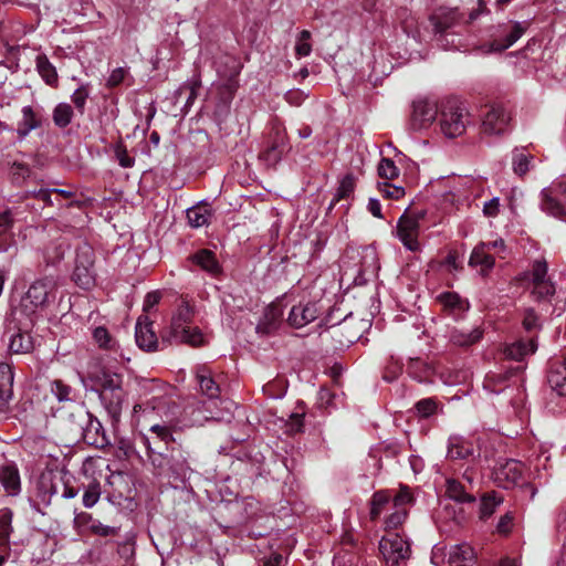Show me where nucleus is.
<instances>
[{
  "label": "nucleus",
  "mask_w": 566,
  "mask_h": 566,
  "mask_svg": "<svg viewBox=\"0 0 566 566\" xmlns=\"http://www.w3.org/2000/svg\"><path fill=\"white\" fill-rule=\"evenodd\" d=\"M54 289V282L48 277L38 279L30 284L12 312L20 325L29 327L33 324L38 315L48 306Z\"/></svg>",
  "instance_id": "f257e3e1"
},
{
  "label": "nucleus",
  "mask_w": 566,
  "mask_h": 566,
  "mask_svg": "<svg viewBox=\"0 0 566 566\" xmlns=\"http://www.w3.org/2000/svg\"><path fill=\"white\" fill-rule=\"evenodd\" d=\"M192 308L181 304L172 315L169 328L161 335L163 343H184L200 346L205 342L201 331L192 325Z\"/></svg>",
  "instance_id": "f03ea898"
},
{
  "label": "nucleus",
  "mask_w": 566,
  "mask_h": 566,
  "mask_svg": "<svg viewBox=\"0 0 566 566\" xmlns=\"http://www.w3.org/2000/svg\"><path fill=\"white\" fill-rule=\"evenodd\" d=\"M91 380L96 387L103 405L115 417L125 397L122 375L102 369L93 374Z\"/></svg>",
  "instance_id": "7ed1b4c3"
},
{
  "label": "nucleus",
  "mask_w": 566,
  "mask_h": 566,
  "mask_svg": "<svg viewBox=\"0 0 566 566\" xmlns=\"http://www.w3.org/2000/svg\"><path fill=\"white\" fill-rule=\"evenodd\" d=\"M468 124V112L465 107L455 102H448L441 111L440 126L442 133L454 138L462 135Z\"/></svg>",
  "instance_id": "20e7f679"
},
{
  "label": "nucleus",
  "mask_w": 566,
  "mask_h": 566,
  "mask_svg": "<svg viewBox=\"0 0 566 566\" xmlns=\"http://www.w3.org/2000/svg\"><path fill=\"white\" fill-rule=\"evenodd\" d=\"M423 212H405L397 222L396 235L403 247L411 252H418L421 249L418 238L420 233V221L423 219Z\"/></svg>",
  "instance_id": "39448f33"
},
{
  "label": "nucleus",
  "mask_w": 566,
  "mask_h": 566,
  "mask_svg": "<svg viewBox=\"0 0 566 566\" xmlns=\"http://www.w3.org/2000/svg\"><path fill=\"white\" fill-rule=\"evenodd\" d=\"M95 276L93 249L84 245L76 253L73 280L80 287L88 290L95 285Z\"/></svg>",
  "instance_id": "423d86ee"
},
{
  "label": "nucleus",
  "mask_w": 566,
  "mask_h": 566,
  "mask_svg": "<svg viewBox=\"0 0 566 566\" xmlns=\"http://www.w3.org/2000/svg\"><path fill=\"white\" fill-rule=\"evenodd\" d=\"M492 479L499 486L512 489L523 480V465L513 459H500L493 468Z\"/></svg>",
  "instance_id": "0eeeda50"
},
{
  "label": "nucleus",
  "mask_w": 566,
  "mask_h": 566,
  "mask_svg": "<svg viewBox=\"0 0 566 566\" xmlns=\"http://www.w3.org/2000/svg\"><path fill=\"white\" fill-rule=\"evenodd\" d=\"M379 551L387 564L399 565L410 557V545L399 534H388L379 542Z\"/></svg>",
  "instance_id": "6e6552de"
},
{
  "label": "nucleus",
  "mask_w": 566,
  "mask_h": 566,
  "mask_svg": "<svg viewBox=\"0 0 566 566\" xmlns=\"http://www.w3.org/2000/svg\"><path fill=\"white\" fill-rule=\"evenodd\" d=\"M232 407V401H206L192 412L195 415L192 420L195 422L216 421L230 423L233 419Z\"/></svg>",
  "instance_id": "1a4fd4ad"
},
{
  "label": "nucleus",
  "mask_w": 566,
  "mask_h": 566,
  "mask_svg": "<svg viewBox=\"0 0 566 566\" xmlns=\"http://www.w3.org/2000/svg\"><path fill=\"white\" fill-rule=\"evenodd\" d=\"M530 23L524 22H513L512 24H502L497 27V32L503 38H495L485 50V53H493V52H502L509 48H511L518 39L522 38V35L527 30Z\"/></svg>",
  "instance_id": "9d476101"
},
{
  "label": "nucleus",
  "mask_w": 566,
  "mask_h": 566,
  "mask_svg": "<svg viewBox=\"0 0 566 566\" xmlns=\"http://www.w3.org/2000/svg\"><path fill=\"white\" fill-rule=\"evenodd\" d=\"M437 103L427 98H420L412 104L410 125L413 130L429 127L437 118Z\"/></svg>",
  "instance_id": "9b49d317"
},
{
  "label": "nucleus",
  "mask_w": 566,
  "mask_h": 566,
  "mask_svg": "<svg viewBox=\"0 0 566 566\" xmlns=\"http://www.w3.org/2000/svg\"><path fill=\"white\" fill-rule=\"evenodd\" d=\"M510 119V114L503 106L492 105L482 122L483 133L501 135L506 132Z\"/></svg>",
  "instance_id": "f8f14e48"
},
{
  "label": "nucleus",
  "mask_w": 566,
  "mask_h": 566,
  "mask_svg": "<svg viewBox=\"0 0 566 566\" xmlns=\"http://www.w3.org/2000/svg\"><path fill=\"white\" fill-rule=\"evenodd\" d=\"M460 19L457 9H441L431 17V22L437 33H444L449 28L455 25ZM448 35H441L440 42L446 49H455L453 42L449 43Z\"/></svg>",
  "instance_id": "ddd939ff"
},
{
  "label": "nucleus",
  "mask_w": 566,
  "mask_h": 566,
  "mask_svg": "<svg viewBox=\"0 0 566 566\" xmlns=\"http://www.w3.org/2000/svg\"><path fill=\"white\" fill-rule=\"evenodd\" d=\"M319 308L315 302H301L294 305L287 317V322L295 328H301L316 319Z\"/></svg>",
  "instance_id": "4468645a"
},
{
  "label": "nucleus",
  "mask_w": 566,
  "mask_h": 566,
  "mask_svg": "<svg viewBox=\"0 0 566 566\" xmlns=\"http://www.w3.org/2000/svg\"><path fill=\"white\" fill-rule=\"evenodd\" d=\"M151 322L147 316H140L136 323L135 338L139 348L153 352L158 348V338L151 328Z\"/></svg>",
  "instance_id": "2eb2a0df"
},
{
  "label": "nucleus",
  "mask_w": 566,
  "mask_h": 566,
  "mask_svg": "<svg viewBox=\"0 0 566 566\" xmlns=\"http://www.w3.org/2000/svg\"><path fill=\"white\" fill-rule=\"evenodd\" d=\"M14 227V217L11 210L7 209L0 212V252L17 250V242L12 229Z\"/></svg>",
  "instance_id": "dca6fc26"
},
{
  "label": "nucleus",
  "mask_w": 566,
  "mask_h": 566,
  "mask_svg": "<svg viewBox=\"0 0 566 566\" xmlns=\"http://www.w3.org/2000/svg\"><path fill=\"white\" fill-rule=\"evenodd\" d=\"M565 191H566V189L563 188V185L560 181H556L551 187L543 189L541 192L542 210L553 217H557V218L562 217L564 213V208L559 203V201L554 197V193L565 192Z\"/></svg>",
  "instance_id": "f3484780"
},
{
  "label": "nucleus",
  "mask_w": 566,
  "mask_h": 566,
  "mask_svg": "<svg viewBox=\"0 0 566 566\" xmlns=\"http://www.w3.org/2000/svg\"><path fill=\"white\" fill-rule=\"evenodd\" d=\"M13 373L9 363H0V412L8 409L13 396Z\"/></svg>",
  "instance_id": "a211bd4d"
},
{
  "label": "nucleus",
  "mask_w": 566,
  "mask_h": 566,
  "mask_svg": "<svg viewBox=\"0 0 566 566\" xmlns=\"http://www.w3.org/2000/svg\"><path fill=\"white\" fill-rule=\"evenodd\" d=\"M115 427H84L83 439L91 446L104 448L112 444Z\"/></svg>",
  "instance_id": "6ab92c4d"
},
{
  "label": "nucleus",
  "mask_w": 566,
  "mask_h": 566,
  "mask_svg": "<svg viewBox=\"0 0 566 566\" xmlns=\"http://www.w3.org/2000/svg\"><path fill=\"white\" fill-rule=\"evenodd\" d=\"M448 563L450 566H473L475 554L469 544H458L450 547L448 552Z\"/></svg>",
  "instance_id": "aec40b11"
},
{
  "label": "nucleus",
  "mask_w": 566,
  "mask_h": 566,
  "mask_svg": "<svg viewBox=\"0 0 566 566\" xmlns=\"http://www.w3.org/2000/svg\"><path fill=\"white\" fill-rule=\"evenodd\" d=\"M0 483L9 495H17L20 492L21 480L15 464L9 463L0 468Z\"/></svg>",
  "instance_id": "412c9836"
},
{
  "label": "nucleus",
  "mask_w": 566,
  "mask_h": 566,
  "mask_svg": "<svg viewBox=\"0 0 566 566\" xmlns=\"http://www.w3.org/2000/svg\"><path fill=\"white\" fill-rule=\"evenodd\" d=\"M483 336V329L475 326L471 329L452 328L449 332V340L460 347L471 346L478 343Z\"/></svg>",
  "instance_id": "4be33fe9"
},
{
  "label": "nucleus",
  "mask_w": 566,
  "mask_h": 566,
  "mask_svg": "<svg viewBox=\"0 0 566 566\" xmlns=\"http://www.w3.org/2000/svg\"><path fill=\"white\" fill-rule=\"evenodd\" d=\"M283 311L280 305L271 304L263 313L261 321L256 326V332L260 334H269L276 329L281 323Z\"/></svg>",
  "instance_id": "5701e85b"
},
{
  "label": "nucleus",
  "mask_w": 566,
  "mask_h": 566,
  "mask_svg": "<svg viewBox=\"0 0 566 566\" xmlns=\"http://www.w3.org/2000/svg\"><path fill=\"white\" fill-rule=\"evenodd\" d=\"M438 303L453 316H459L469 310L467 300L461 298L454 292H443L437 295Z\"/></svg>",
  "instance_id": "b1692460"
},
{
  "label": "nucleus",
  "mask_w": 566,
  "mask_h": 566,
  "mask_svg": "<svg viewBox=\"0 0 566 566\" xmlns=\"http://www.w3.org/2000/svg\"><path fill=\"white\" fill-rule=\"evenodd\" d=\"M407 371L415 380L423 384L433 382L436 369L432 365L419 358L410 359Z\"/></svg>",
  "instance_id": "393cba45"
},
{
  "label": "nucleus",
  "mask_w": 566,
  "mask_h": 566,
  "mask_svg": "<svg viewBox=\"0 0 566 566\" xmlns=\"http://www.w3.org/2000/svg\"><path fill=\"white\" fill-rule=\"evenodd\" d=\"M547 380L552 390L558 396L566 397V359L552 365Z\"/></svg>",
  "instance_id": "a878e982"
},
{
  "label": "nucleus",
  "mask_w": 566,
  "mask_h": 566,
  "mask_svg": "<svg viewBox=\"0 0 566 566\" xmlns=\"http://www.w3.org/2000/svg\"><path fill=\"white\" fill-rule=\"evenodd\" d=\"M537 346L534 339L516 340L504 347V356L509 359L521 361L526 356L535 353Z\"/></svg>",
  "instance_id": "bb28decb"
},
{
  "label": "nucleus",
  "mask_w": 566,
  "mask_h": 566,
  "mask_svg": "<svg viewBox=\"0 0 566 566\" xmlns=\"http://www.w3.org/2000/svg\"><path fill=\"white\" fill-rule=\"evenodd\" d=\"M21 119L18 123L17 134L20 139L25 138L32 130L41 126V118L31 106H23L21 109Z\"/></svg>",
  "instance_id": "cd10ccee"
},
{
  "label": "nucleus",
  "mask_w": 566,
  "mask_h": 566,
  "mask_svg": "<svg viewBox=\"0 0 566 566\" xmlns=\"http://www.w3.org/2000/svg\"><path fill=\"white\" fill-rule=\"evenodd\" d=\"M535 158L526 148H515L512 151V169L515 175L523 177L534 167Z\"/></svg>",
  "instance_id": "c85d7f7f"
},
{
  "label": "nucleus",
  "mask_w": 566,
  "mask_h": 566,
  "mask_svg": "<svg viewBox=\"0 0 566 566\" xmlns=\"http://www.w3.org/2000/svg\"><path fill=\"white\" fill-rule=\"evenodd\" d=\"M22 327L25 328L21 325L19 331L10 336L8 347L12 354H27L33 349L32 337L27 332H22Z\"/></svg>",
  "instance_id": "c756f323"
},
{
  "label": "nucleus",
  "mask_w": 566,
  "mask_h": 566,
  "mask_svg": "<svg viewBox=\"0 0 566 566\" xmlns=\"http://www.w3.org/2000/svg\"><path fill=\"white\" fill-rule=\"evenodd\" d=\"M469 264L471 266H480L482 274L488 273L494 266V259L486 253L485 243H481L473 249Z\"/></svg>",
  "instance_id": "7c9ffc66"
},
{
  "label": "nucleus",
  "mask_w": 566,
  "mask_h": 566,
  "mask_svg": "<svg viewBox=\"0 0 566 566\" xmlns=\"http://www.w3.org/2000/svg\"><path fill=\"white\" fill-rule=\"evenodd\" d=\"M195 264L211 275L220 273V265L214 254L209 250H200L191 256Z\"/></svg>",
  "instance_id": "2f4dec72"
},
{
  "label": "nucleus",
  "mask_w": 566,
  "mask_h": 566,
  "mask_svg": "<svg viewBox=\"0 0 566 566\" xmlns=\"http://www.w3.org/2000/svg\"><path fill=\"white\" fill-rule=\"evenodd\" d=\"M187 219L192 228L208 226L211 219V210L207 205H197L187 209Z\"/></svg>",
  "instance_id": "473e14b6"
},
{
  "label": "nucleus",
  "mask_w": 566,
  "mask_h": 566,
  "mask_svg": "<svg viewBox=\"0 0 566 566\" xmlns=\"http://www.w3.org/2000/svg\"><path fill=\"white\" fill-rule=\"evenodd\" d=\"M446 488V494L448 497L455 502L471 503L475 501V497L467 492L464 485L454 479H448Z\"/></svg>",
  "instance_id": "72a5a7b5"
},
{
  "label": "nucleus",
  "mask_w": 566,
  "mask_h": 566,
  "mask_svg": "<svg viewBox=\"0 0 566 566\" xmlns=\"http://www.w3.org/2000/svg\"><path fill=\"white\" fill-rule=\"evenodd\" d=\"M36 70L40 76L49 85H56L57 83V73L55 66L49 61L48 56L44 54H40L35 60Z\"/></svg>",
  "instance_id": "f704fd0d"
},
{
  "label": "nucleus",
  "mask_w": 566,
  "mask_h": 566,
  "mask_svg": "<svg viewBox=\"0 0 566 566\" xmlns=\"http://www.w3.org/2000/svg\"><path fill=\"white\" fill-rule=\"evenodd\" d=\"M420 419H431L442 412V405L434 398H424L415 405Z\"/></svg>",
  "instance_id": "c9c22d12"
},
{
  "label": "nucleus",
  "mask_w": 566,
  "mask_h": 566,
  "mask_svg": "<svg viewBox=\"0 0 566 566\" xmlns=\"http://www.w3.org/2000/svg\"><path fill=\"white\" fill-rule=\"evenodd\" d=\"M474 449L470 442H467L460 438H452L450 440L448 457L453 460L467 459L473 455Z\"/></svg>",
  "instance_id": "e433bc0d"
},
{
  "label": "nucleus",
  "mask_w": 566,
  "mask_h": 566,
  "mask_svg": "<svg viewBox=\"0 0 566 566\" xmlns=\"http://www.w3.org/2000/svg\"><path fill=\"white\" fill-rule=\"evenodd\" d=\"M50 391L60 402H74L76 398L74 389L61 379L51 381Z\"/></svg>",
  "instance_id": "4c0bfd02"
},
{
  "label": "nucleus",
  "mask_w": 566,
  "mask_h": 566,
  "mask_svg": "<svg viewBox=\"0 0 566 566\" xmlns=\"http://www.w3.org/2000/svg\"><path fill=\"white\" fill-rule=\"evenodd\" d=\"M197 379L200 386V390L209 398L208 401H216L220 394V388L216 380L205 371H198Z\"/></svg>",
  "instance_id": "58836bf2"
},
{
  "label": "nucleus",
  "mask_w": 566,
  "mask_h": 566,
  "mask_svg": "<svg viewBox=\"0 0 566 566\" xmlns=\"http://www.w3.org/2000/svg\"><path fill=\"white\" fill-rule=\"evenodd\" d=\"M503 502V497L499 496L495 492L486 493L482 496L480 503V518H489L496 510V507Z\"/></svg>",
  "instance_id": "ea45409f"
},
{
  "label": "nucleus",
  "mask_w": 566,
  "mask_h": 566,
  "mask_svg": "<svg viewBox=\"0 0 566 566\" xmlns=\"http://www.w3.org/2000/svg\"><path fill=\"white\" fill-rule=\"evenodd\" d=\"M93 338L96 342V344L105 350L116 353L119 348L117 340L112 337V335L105 327H96L93 331Z\"/></svg>",
  "instance_id": "a19ab883"
},
{
  "label": "nucleus",
  "mask_w": 566,
  "mask_h": 566,
  "mask_svg": "<svg viewBox=\"0 0 566 566\" xmlns=\"http://www.w3.org/2000/svg\"><path fill=\"white\" fill-rule=\"evenodd\" d=\"M53 122L60 127H66L73 118V108L67 103H59L53 109Z\"/></svg>",
  "instance_id": "79ce46f5"
},
{
  "label": "nucleus",
  "mask_w": 566,
  "mask_h": 566,
  "mask_svg": "<svg viewBox=\"0 0 566 566\" xmlns=\"http://www.w3.org/2000/svg\"><path fill=\"white\" fill-rule=\"evenodd\" d=\"M390 494L388 491H378L376 492L370 502V518L376 520L380 516L384 511V507L390 502Z\"/></svg>",
  "instance_id": "37998d69"
},
{
  "label": "nucleus",
  "mask_w": 566,
  "mask_h": 566,
  "mask_svg": "<svg viewBox=\"0 0 566 566\" xmlns=\"http://www.w3.org/2000/svg\"><path fill=\"white\" fill-rule=\"evenodd\" d=\"M354 177L352 175H346L339 182L336 193L331 202L329 209H332L334 205L339 200L348 198L354 192Z\"/></svg>",
  "instance_id": "c03bdc74"
},
{
  "label": "nucleus",
  "mask_w": 566,
  "mask_h": 566,
  "mask_svg": "<svg viewBox=\"0 0 566 566\" xmlns=\"http://www.w3.org/2000/svg\"><path fill=\"white\" fill-rule=\"evenodd\" d=\"M295 55L296 57H305L308 56L312 52V44H311V32L307 30L301 31L295 41Z\"/></svg>",
  "instance_id": "a18cd8bd"
},
{
  "label": "nucleus",
  "mask_w": 566,
  "mask_h": 566,
  "mask_svg": "<svg viewBox=\"0 0 566 566\" xmlns=\"http://www.w3.org/2000/svg\"><path fill=\"white\" fill-rule=\"evenodd\" d=\"M102 488L99 482L92 481L85 489L83 494V505L87 509L93 507L99 500Z\"/></svg>",
  "instance_id": "49530a36"
},
{
  "label": "nucleus",
  "mask_w": 566,
  "mask_h": 566,
  "mask_svg": "<svg viewBox=\"0 0 566 566\" xmlns=\"http://www.w3.org/2000/svg\"><path fill=\"white\" fill-rule=\"evenodd\" d=\"M554 292H555V286L551 282L549 279L532 283V294L537 300L546 298V297L553 295Z\"/></svg>",
  "instance_id": "de8ad7c7"
},
{
  "label": "nucleus",
  "mask_w": 566,
  "mask_h": 566,
  "mask_svg": "<svg viewBox=\"0 0 566 566\" xmlns=\"http://www.w3.org/2000/svg\"><path fill=\"white\" fill-rule=\"evenodd\" d=\"M12 512L4 511L0 514V544H6L12 532Z\"/></svg>",
  "instance_id": "09e8293b"
},
{
  "label": "nucleus",
  "mask_w": 566,
  "mask_h": 566,
  "mask_svg": "<svg viewBox=\"0 0 566 566\" xmlns=\"http://www.w3.org/2000/svg\"><path fill=\"white\" fill-rule=\"evenodd\" d=\"M378 174L381 178L394 179L398 177L399 170L392 160L382 158L378 165Z\"/></svg>",
  "instance_id": "8fccbe9b"
},
{
  "label": "nucleus",
  "mask_w": 566,
  "mask_h": 566,
  "mask_svg": "<svg viewBox=\"0 0 566 566\" xmlns=\"http://www.w3.org/2000/svg\"><path fill=\"white\" fill-rule=\"evenodd\" d=\"M88 96L90 90L87 85L80 86L77 90L74 91V93L71 96L73 104L81 114L84 113L85 104Z\"/></svg>",
  "instance_id": "3c124183"
},
{
  "label": "nucleus",
  "mask_w": 566,
  "mask_h": 566,
  "mask_svg": "<svg viewBox=\"0 0 566 566\" xmlns=\"http://www.w3.org/2000/svg\"><path fill=\"white\" fill-rule=\"evenodd\" d=\"M379 192L390 199H399L405 196V189L399 186L391 185L387 181L378 184Z\"/></svg>",
  "instance_id": "603ef678"
},
{
  "label": "nucleus",
  "mask_w": 566,
  "mask_h": 566,
  "mask_svg": "<svg viewBox=\"0 0 566 566\" xmlns=\"http://www.w3.org/2000/svg\"><path fill=\"white\" fill-rule=\"evenodd\" d=\"M522 324L527 332H533L541 327L539 318L532 308L525 310Z\"/></svg>",
  "instance_id": "864d4df0"
},
{
  "label": "nucleus",
  "mask_w": 566,
  "mask_h": 566,
  "mask_svg": "<svg viewBox=\"0 0 566 566\" xmlns=\"http://www.w3.org/2000/svg\"><path fill=\"white\" fill-rule=\"evenodd\" d=\"M396 511L386 518L387 528H396L403 523L407 517V511L402 507H395Z\"/></svg>",
  "instance_id": "5fc2aeb1"
},
{
  "label": "nucleus",
  "mask_w": 566,
  "mask_h": 566,
  "mask_svg": "<svg viewBox=\"0 0 566 566\" xmlns=\"http://www.w3.org/2000/svg\"><path fill=\"white\" fill-rule=\"evenodd\" d=\"M547 280V264L545 261H536L531 271V282Z\"/></svg>",
  "instance_id": "6e6d98bb"
},
{
  "label": "nucleus",
  "mask_w": 566,
  "mask_h": 566,
  "mask_svg": "<svg viewBox=\"0 0 566 566\" xmlns=\"http://www.w3.org/2000/svg\"><path fill=\"white\" fill-rule=\"evenodd\" d=\"M395 507H402L406 504H410L412 502V495L407 486H401L398 494H396L392 499Z\"/></svg>",
  "instance_id": "4d7b16f0"
},
{
  "label": "nucleus",
  "mask_w": 566,
  "mask_h": 566,
  "mask_svg": "<svg viewBox=\"0 0 566 566\" xmlns=\"http://www.w3.org/2000/svg\"><path fill=\"white\" fill-rule=\"evenodd\" d=\"M500 211V199L494 197L483 205V214L488 218H494Z\"/></svg>",
  "instance_id": "13d9d810"
},
{
  "label": "nucleus",
  "mask_w": 566,
  "mask_h": 566,
  "mask_svg": "<svg viewBox=\"0 0 566 566\" xmlns=\"http://www.w3.org/2000/svg\"><path fill=\"white\" fill-rule=\"evenodd\" d=\"M90 528H91L92 533L99 535V536H109V535H115L117 533V528L108 526V525H104L101 522H94L90 526Z\"/></svg>",
  "instance_id": "bf43d9fd"
},
{
  "label": "nucleus",
  "mask_w": 566,
  "mask_h": 566,
  "mask_svg": "<svg viewBox=\"0 0 566 566\" xmlns=\"http://www.w3.org/2000/svg\"><path fill=\"white\" fill-rule=\"evenodd\" d=\"M306 97L307 95L301 90H290L285 94L286 102L295 106L301 105Z\"/></svg>",
  "instance_id": "052dcab7"
},
{
  "label": "nucleus",
  "mask_w": 566,
  "mask_h": 566,
  "mask_svg": "<svg viewBox=\"0 0 566 566\" xmlns=\"http://www.w3.org/2000/svg\"><path fill=\"white\" fill-rule=\"evenodd\" d=\"M282 151L279 145H273L263 154V158L268 164L274 165L281 159Z\"/></svg>",
  "instance_id": "680f3d73"
},
{
  "label": "nucleus",
  "mask_w": 566,
  "mask_h": 566,
  "mask_svg": "<svg viewBox=\"0 0 566 566\" xmlns=\"http://www.w3.org/2000/svg\"><path fill=\"white\" fill-rule=\"evenodd\" d=\"M512 524H513V516L511 513H506L500 517V521L496 525V531L500 534L506 535L507 533H510V531L512 528Z\"/></svg>",
  "instance_id": "e2e57ef3"
},
{
  "label": "nucleus",
  "mask_w": 566,
  "mask_h": 566,
  "mask_svg": "<svg viewBox=\"0 0 566 566\" xmlns=\"http://www.w3.org/2000/svg\"><path fill=\"white\" fill-rule=\"evenodd\" d=\"M126 75V71L123 67H117L112 71L107 78V85L111 87L119 85Z\"/></svg>",
  "instance_id": "0e129e2a"
},
{
  "label": "nucleus",
  "mask_w": 566,
  "mask_h": 566,
  "mask_svg": "<svg viewBox=\"0 0 566 566\" xmlns=\"http://www.w3.org/2000/svg\"><path fill=\"white\" fill-rule=\"evenodd\" d=\"M161 298V295L158 291L149 292L144 300L143 310L144 312H149L153 307H155Z\"/></svg>",
  "instance_id": "69168bd1"
},
{
  "label": "nucleus",
  "mask_w": 566,
  "mask_h": 566,
  "mask_svg": "<svg viewBox=\"0 0 566 566\" xmlns=\"http://www.w3.org/2000/svg\"><path fill=\"white\" fill-rule=\"evenodd\" d=\"M72 411L70 412L69 417H64V412L60 411V415L56 416L57 420L60 421H69V422H76V416H83L85 413L83 406L80 405H73Z\"/></svg>",
  "instance_id": "338daca9"
},
{
  "label": "nucleus",
  "mask_w": 566,
  "mask_h": 566,
  "mask_svg": "<svg viewBox=\"0 0 566 566\" xmlns=\"http://www.w3.org/2000/svg\"><path fill=\"white\" fill-rule=\"evenodd\" d=\"M116 158L119 165L124 168H129L134 165V159L127 154L126 149L122 147L116 149Z\"/></svg>",
  "instance_id": "774afa93"
}]
</instances>
